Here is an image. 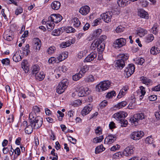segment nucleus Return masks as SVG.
Instances as JSON below:
<instances>
[{
  "label": "nucleus",
  "instance_id": "nucleus-37",
  "mask_svg": "<svg viewBox=\"0 0 160 160\" xmlns=\"http://www.w3.org/2000/svg\"><path fill=\"white\" fill-rule=\"evenodd\" d=\"M32 74L36 75L38 72L39 70V67L37 65H34L32 66Z\"/></svg>",
  "mask_w": 160,
  "mask_h": 160
},
{
  "label": "nucleus",
  "instance_id": "nucleus-18",
  "mask_svg": "<svg viewBox=\"0 0 160 160\" xmlns=\"http://www.w3.org/2000/svg\"><path fill=\"white\" fill-rule=\"evenodd\" d=\"M92 109V106L90 104H89L85 106L82 111L81 113L82 116L86 115L89 113Z\"/></svg>",
  "mask_w": 160,
  "mask_h": 160
},
{
  "label": "nucleus",
  "instance_id": "nucleus-28",
  "mask_svg": "<svg viewBox=\"0 0 160 160\" xmlns=\"http://www.w3.org/2000/svg\"><path fill=\"white\" fill-rule=\"evenodd\" d=\"M72 24L75 27H78L80 26L81 23L77 18H74L72 19Z\"/></svg>",
  "mask_w": 160,
  "mask_h": 160
},
{
  "label": "nucleus",
  "instance_id": "nucleus-46",
  "mask_svg": "<svg viewBox=\"0 0 160 160\" xmlns=\"http://www.w3.org/2000/svg\"><path fill=\"white\" fill-rule=\"evenodd\" d=\"M102 30L101 29H98L95 31L93 33V36L95 37H98L101 34Z\"/></svg>",
  "mask_w": 160,
  "mask_h": 160
},
{
  "label": "nucleus",
  "instance_id": "nucleus-33",
  "mask_svg": "<svg viewBox=\"0 0 160 160\" xmlns=\"http://www.w3.org/2000/svg\"><path fill=\"white\" fill-rule=\"evenodd\" d=\"M99 43H101V41H98V40H94L91 45V48L92 49L95 50L97 48L98 45L99 44Z\"/></svg>",
  "mask_w": 160,
  "mask_h": 160
},
{
  "label": "nucleus",
  "instance_id": "nucleus-64",
  "mask_svg": "<svg viewBox=\"0 0 160 160\" xmlns=\"http://www.w3.org/2000/svg\"><path fill=\"white\" fill-rule=\"evenodd\" d=\"M152 90L155 91H160V84H159L152 88Z\"/></svg>",
  "mask_w": 160,
  "mask_h": 160
},
{
  "label": "nucleus",
  "instance_id": "nucleus-13",
  "mask_svg": "<svg viewBox=\"0 0 160 160\" xmlns=\"http://www.w3.org/2000/svg\"><path fill=\"white\" fill-rule=\"evenodd\" d=\"M138 15L142 18L146 19H148L149 18L148 12L143 9H139L138 12Z\"/></svg>",
  "mask_w": 160,
  "mask_h": 160
},
{
  "label": "nucleus",
  "instance_id": "nucleus-60",
  "mask_svg": "<svg viewBox=\"0 0 160 160\" xmlns=\"http://www.w3.org/2000/svg\"><path fill=\"white\" fill-rule=\"evenodd\" d=\"M124 28L122 27V26H119L118 27L115 31L116 32L118 33H119L123 32L124 31Z\"/></svg>",
  "mask_w": 160,
  "mask_h": 160
},
{
  "label": "nucleus",
  "instance_id": "nucleus-17",
  "mask_svg": "<svg viewBox=\"0 0 160 160\" xmlns=\"http://www.w3.org/2000/svg\"><path fill=\"white\" fill-rule=\"evenodd\" d=\"M90 12V8L87 5L82 7L79 9V12L82 15H85Z\"/></svg>",
  "mask_w": 160,
  "mask_h": 160
},
{
  "label": "nucleus",
  "instance_id": "nucleus-61",
  "mask_svg": "<svg viewBox=\"0 0 160 160\" xmlns=\"http://www.w3.org/2000/svg\"><path fill=\"white\" fill-rule=\"evenodd\" d=\"M144 60L143 58H138L137 61L136 63L138 64L142 65L144 62Z\"/></svg>",
  "mask_w": 160,
  "mask_h": 160
},
{
  "label": "nucleus",
  "instance_id": "nucleus-53",
  "mask_svg": "<svg viewBox=\"0 0 160 160\" xmlns=\"http://www.w3.org/2000/svg\"><path fill=\"white\" fill-rule=\"evenodd\" d=\"M153 139L152 136H150L147 138L145 139V142L146 143L151 144L153 143Z\"/></svg>",
  "mask_w": 160,
  "mask_h": 160
},
{
  "label": "nucleus",
  "instance_id": "nucleus-19",
  "mask_svg": "<svg viewBox=\"0 0 160 160\" xmlns=\"http://www.w3.org/2000/svg\"><path fill=\"white\" fill-rule=\"evenodd\" d=\"M129 56L127 53H122L120 54L117 55L116 57L117 58L119 59L121 61H124V62H125L128 59Z\"/></svg>",
  "mask_w": 160,
  "mask_h": 160
},
{
  "label": "nucleus",
  "instance_id": "nucleus-40",
  "mask_svg": "<svg viewBox=\"0 0 160 160\" xmlns=\"http://www.w3.org/2000/svg\"><path fill=\"white\" fill-rule=\"evenodd\" d=\"M154 39L153 35L152 34H150L148 35L146 37L145 41L147 43H149L152 41Z\"/></svg>",
  "mask_w": 160,
  "mask_h": 160
},
{
  "label": "nucleus",
  "instance_id": "nucleus-47",
  "mask_svg": "<svg viewBox=\"0 0 160 160\" xmlns=\"http://www.w3.org/2000/svg\"><path fill=\"white\" fill-rule=\"evenodd\" d=\"M63 55H64L63 53H62V54H60L57 57V58L59 62L62 61L68 57L67 55H66V56L64 57H63Z\"/></svg>",
  "mask_w": 160,
  "mask_h": 160
},
{
  "label": "nucleus",
  "instance_id": "nucleus-20",
  "mask_svg": "<svg viewBox=\"0 0 160 160\" xmlns=\"http://www.w3.org/2000/svg\"><path fill=\"white\" fill-rule=\"evenodd\" d=\"M34 47L37 50H39L41 47V42L38 38H34L33 40Z\"/></svg>",
  "mask_w": 160,
  "mask_h": 160
},
{
  "label": "nucleus",
  "instance_id": "nucleus-25",
  "mask_svg": "<svg viewBox=\"0 0 160 160\" xmlns=\"http://www.w3.org/2000/svg\"><path fill=\"white\" fill-rule=\"evenodd\" d=\"M105 47V44L104 43H102L101 41V43H99L97 48V51L99 54L101 53L103 51Z\"/></svg>",
  "mask_w": 160,
  "mask_h": 160
},
{
  "label": "nucleus",
  "instance_id": "nucleus-36",
  "mask_svg": "<svg viewBox=\"0 0 160 160\" xmlns=\"http://www.w3.org/2000/svg\"><path fill=\"white\" fill-rule=\"evenodd\" d=\"M14 154L12 160H15L21 154L20 149L19 148H17L14 149Z\"/></svg>",
  "mask_w": 160,
  "mask_h": 160
},
{
  "label": "nucleus",
  "instance_id": "nucleus-27",
  "mask_svg": "<svg viewBox=\"0 0 160 160\" xmlns=\"http://www.w3.org/2000/svg\"><path fill=\"white\" fill-rule=\"evenodd\" d=\"M128 0H118L117 3L120 7H124L128 4Z\"/></svg>",
  "mask_w": 160,
  "mask_h": 160
},
{
  "label": "nucleus",
  "instance_id": "nucleus-42",
  "mask_svg": "<svg viewBox=\"0 0 160 160\" xmlns=\"http://www.w3.org/2000/svg\"><path fill=\"white\" fill-rule=\"evenodd\" d=\"M22 67L23 70L24 71L25 73H27L28 72L29 68L27 64L25 62H22L21 63Z\"/></svg>",
  "mask_w": 160,
  "mask_h": 160
},
{
  "label": "nucleus",
  "instance_id": "nucleus-44",
  "mask_svg": "<svg viewBox=\"0 0 160 160\" xmlns=\"http://www.w3.org/2000/svg\"><path fill=\"white\" fill-rule=\"evenodd\" d=\"M119 122L121 124V126L122 127H126L128 124V122L126 119H121Z\"/></svg>",
  "mask_w": 160,
  "mask_h": 160
},
{
  "label": "nucleus",
  "instance_id": "nucleus-24",
  "mask_svg": "<svg viewBox=\"0 0 160 160\" xmlns=\"http://www.w3.org/2000/svg\"><path fill=\"white\" fill-rule=\"evenodd\" d=\"M141 81L142 83L148 85L152 83V81L151 80L147 78L146 77L143 76L141 77L140 78Z\"/></svg>",
  "mask_w": 160,
  "mask_h": 160
},
{
  "label": "nucleus",
  "instance_id": "nucleus-55",
  "mask_svg": "<svg viewBox=\"0 0 160 160\" xmlns=\"http://www.w3.org/2000/svg\"><path fill=\"white\" fill-rule=\"evenodd\" d=\"M59 71H62L63 72H65L68 69L65 66H60L58 68Z\"/></svg>",
  "mask_w": 160,
  "mask_h": 160
},
{
  "label": "nucleus",
  "instance_id": "nucleus-45",
  "mask_svg": "<svg viewBox=\"0 0 160 160\" xmlns=\"http://www.w3.org/2000/svg\"><path fill=\"white\" fill-rule=\"evenodd\" d=\"M116 95L115 92L114 91H112L110 92H109L106 95V97L108 98H111L113 96Z\"/></svg>",
  "mask_w": 160,
  "mask_h": 160
},
{
  "label": "nucleus",
  "instance_id": "nucleus-39",
  "mask_svg": "<svg viewBox=\"0 0 160 160\" xmlns=\"http://www.w3.org/2000/svg\"><path fill=\"white\" fill-rule=\"evenodd\" d=\"M89 69V66L87 65H85L82 67L81 68L79 72L82 74L83 75L85 74V73L88 71Z\"/></svg>",
  "mask_w": 160,
  "mask_h": 160
},
{
  "label": "nucleus",
  "instance_id": "nucleus-38",
  "mask_svg": "<svg viewBox=\"0 0 160 160\" xmlns=\"http://www.w3.org/2000/svg\"><path fill=\"white\" fill-rule=\"evenodd\" d=\"M159 49L157 47H152L150 49L151 53L152 55H155L159 53Z\"/></svg>",
  "mask_w": 160,
  "mask_h": 160
},
{
  "label": "nucleus",
  "instance_id": "nucleus-23",
  "mask_svg": "<svg viewBox=\"0 0 160 160\" xmlns=\"http://www.w3.org/2000/svg\"><path fill=\"white\" fill-rule=\"evenodd\" d=\"M147 31L146 30L142 28H139L137 31L136 33L137 35L142 37L144 36L147 33Z\"/></svg>",
  "mask_w": 160,
  "mask_h": 160
},
{
  "label": "nucleus",
  "instance_id": "nucleus-22",
  "mask_svg": "<svg viewBox=\"0 0 160 160\" xmlns=\"http://www.w3.org/2000/svg\"><path fill=\"white\" fill-rule=\"evenodd\" d=\"M51 6L52 9L58 10L60 7L61 3L58 1H54L51 3Z\"/></svg>",
  "mask_w": 160,
  "mask_h": 160
},
{
  "label": "nucleus",
  "instance_id": "nucleus-21",
  "mask_svg": "<svg viewBox=\"0 0 160 160\" xmlns=\"http://www.w3.org/2000/svg\"><path fill=\"white\" fill-rule=\"evenodd\" d=\"M12 58L13 61L15 62H18L22 60V57L20 55L19 51H17L15 52Z\"/></svg>",
  "mask_w": 160,
  "mask_h": 160
},
{
  "label": "nucleus",
  "instance_id": "nucleus-29",
  "mask_svg": "<svg viewBox=\"0 0 160 160\" xmlns=\"http://www.w3.org/2000/svg\"><path fill=\"white\" fill-rule=\"evenodd\" d=\"M34 129L32 125L30 123L25 128V132L28 134H30L32 133L33 131V129Z\"/></svg>",
  "mask_w": 160,
  "mask_h": 160
},
{
  "label": "nucleus",
  "instance_id": "nucleus-48",
  "mask_svg": "<svg viewBox=\"0 0 160 160\" xmlns=\"http://www.w3.org/2000/svg\"><path fill=\"white\" fill-rule=\"evenodd\" d=\"M1 62L3 65L8 66L10 64V60L8 58H5L2 59Z\"/></svg>",
  "mask_w": 160,
  "mask_h": 160
},
{
  "label": "nucleus",
  "instance_id": "nucleus-56",
  "mask_svg": "<svg viewBox=\"0 0 160 160\" xmlns=\"http://www.w3.org/2000/svg\"><path fill=\"white\" fill-rule=\"evenodd\" d=\"M22 12V8L21 7H19L16 9L15 11V14L16 15H18L21 13Z\"/></svg>",
  "mask_w": 160,
  "mask_h": 160
},
{
  "label": "nucleus",
  "instance_id": "nucleus-4",
  "mask_svg": "<svg viewBox=\"0 0 160 160\" xmlns=\"http://www.w3.org/2000/svg\"><path fill=\"white\" fill-rule=\"evenodd\" d=\"M68 80L66 79H63L58 84L57 87V92L61 94L64 92L68 85Z\"/></svg>",
  "mask_w": 160,
  "mask_h": 160
},
{
  "label": "nucleus",
  "instance_id": "nucleus-58",
  "mask_svg": "<svg viewBox=\"0 0 160 160\" xmlns=\"http://www.w3.org/2000/svg\"><path fill=\"white\" fill-rule=\"evenodd\" d=\"M81 100L78 99L75 100L73 102V105L74 107H77L81 105Z\"/></svg>",
  "mask_w": 160,
  "mask_h": 160
},
{
  "label": "nucleus",
  "instance_id": "nucleus-10",
  "mask_svg": "<svg viewBox=\"0 0 160 160\" xmlns=\"http://www.w3.org/2000/svg\"><path fill=\"white\" fill-rule=\"evenodd\" d=\"M116 137L115 135L110 134L107 136L104 140V143L109 144L113 143L116 140Z\"/></svg>",
  "mask_w": 160,
  "mask_h": 160
},
{
  "label": "nucleus",
  "instance_id": "nucleus-14",
  "mask_svg": "<svg viewBox=\"0 0 160 160\" xmlns=\"http://www.w3.org/2000/svg\"><path fill=\"white\" fill-rule=\"evenodd\" d=\"M78 95L79 97H84L87 96L89 93L87 88L81 89L78 92H77Z\"/></svg>",
  "mask_w": 160,
  "mask_h": 160
},
{
  "label": "nucleus",
  "instance_id": "nucleus-34",
  "mask_svg": "<svg viewBox=\"0 0 160 160\" xmlns=\"http://www.w3.org/2000/svg\"><path fill=\"white\" fill-rule=\"evenodd\" d=\"M105 148L102 145H101L97 147L95 149V152L96 154H98L104 151Z\"/></svg>",
  "mask_w": 160,
  "mask_h": 160
},
{
  "label": "nucleus",
  "instance_id": "nucleus-12",
  "mask_svg": "<svg viewBox=\"0 0 160 160\" xmlns=\"http://www.w3.org/2000/svg\"><path fill=\"white\" fill-rule=\"evenodd\" d=\"M127 115L128 114L126 112L120 111L115 113L113 116L115 118L119 119L121 118H125Z\"/></svg>",
  "mask_w": 160,
  "mask_h": 160
},
{
  "label": "nucleus",
  "instance_id": "nucleus-3",
  "mask_svg": "<svg viewBox=\"0 0 160 160\" xmlns=\"http://www.w3.org/2000/svg\"><path fill=\"white\" fill-rule=\"evenodd\" d=\"M110 82L108 81H104L101 82L96 86V90L101 92L107 90L110 87Z\"/></svg>",
  "mask_w": 160,
  "mask_h": 160
},
{
  "label": "nucleus",
  "instance_id": "nucleus-52",
  "mask_svg": "<svg viewBox=\"0 0 160 160\" xmlns=\"http://www.w3.org/2000/svg\"><path fill=\"white\" fill-rule=\"evenodd\" d=\"M65 30L67 33L74 32H75V29L72 27H68L66 28Z\"/></svg>",
  "mask_w": 160,
  "mask_h": 160
},
{
  "label": "nucleus",
  "instance_id": "nucleus-54",
  "mask_svg": "<svg viewBox=\"0 0 160 160\" xmlns=\"http://www.w3.org/2000/svg\"><path fill=\"white\" fill-rule=\"evenodd\" d=\"M40 112V108L37 106H35L33 107L32 108V112H31L35 113L36 114V113H38Z\"/></svg>",
  "mask_w": 160,
  "mask_h": 160
},
{
  "label": "nucleus",
  "instance_id": "nucleus-16",
  "mask_svg": "<svg viewBox=\"0 0 160 160\" xmlns=\"http://www.w3.org/2000/svg\"><path fill=\"white\" fill-rule=\"evenodd\" d=\"M125 62H124L123 61H121L118 59L114 62V65L115 67L120 69H122L125 66Z\"/></svg>",
  "mask_w": 160,
  "mask_h": 160
},
{
  "label": "nucleus",
  "instance_id": "nucleus-57",
  "mask_svg": "<svg viewBox=\"0 0 160 160\" xmlns=\"http://www.w3.org/2000/svg\"><path fill=\"white\" fill-rule=\"evenodd\" d=\"M29 44H27L25 47V48L23 49V51L25 52L24 53L26 55L28 54V53L30 52V51L29 49Z\"/></svg>",
  "mask_w": 160,
  "mask_h": 160
},
{
  "label": "nucleus",
  "instance_id": "nucleus-31",
  "mask_svg": "<svg viewBox=\"0 0 160 160\" xmlns=\"http://www.w3.org/2000/svg\"><path fill=\"white\" fill-rule=\"evenodd\" d=\"M128 104L126 101H123L118 103L115 105V107L119 109L121 108L126 106Z\"/></svg>",
  "mask_w": 160,
  "mask_h": 160
},
{
  "label": "nucleus",
  "instance_id": "nucleus-2",
  "mask_svg": "<svg viewBox=\"0 0 160 160\" xmlns=\"http://www.w3.org/2000/svg\"><path fill=\"white\" fill-rule=\"evenodd\" d=\"M145 118V116L143 113H138L134 114L133 116L130 118V120L132 124L137 126L138 124L141 123V121L144 119Z\"/></svg>",
  "mask_w": 160,
  "mask_h": 160
},
{
  "label": "nucleus",
  "instance_id": "nucleus-9",
  "mask_svg": "<svg viewBox=\"0 0 160 160\" xmlns=\"http://www.w3.org/2000/svg\"><path fill=\"white\" fill-rule=\"evenodd\" d=\"M144 135V133L142 131L135 132L132 133L130 137L133 140H136L140 139Z\"/></svg>",
  "mask_w": 160,
  "mask_h": 160
},
{
  "label": "nucleus",
  "instance_id": "nucleus-15",
  "mask_svg": "<svg viewBox=\"0 0 160 160\" xmlns=\"http://www.w3.org/2000/svg\"><path fill=\"white\" fill-rule=\"evenodd\" d=\"M97 54L95 52L91 53L88 55L84 59V62H90L93 60L94 59L96 58Z\"/></svg>",
  "mask_w": 160,
  "mask_h": 160
},
{
  "label": "nucleus",
  "instance_id": "nucleus-41",
  "mask_svg": "<svg viewBox=\"0 0 160 160\" xmlns=\"http://www.w3.org/2000/svg\"><path fill=\"white\" fill-rule=\"evenodd\" d=\"M103 139V136L102 135L99 137H96L94 138L93 139V142L97 143L101 142L102 140Z\"/></svg>",
  "mask_w": 160,
  "mask_h": 160
},
{
  "label": "nucleus",
  "instance_id": "nucleus-59",
  "mask_svg": "<svg viewBox=\"0 0 160 160\" xmlns=\"http://www.w3.org/2000/svg\"><path fill=\"white\" fill-rule=\"evenodd\" d=\"M126 94V92L124 91V90L121 89L119 93V94L117 96V98H120L122 97V96L125 95Z\"/></svg>",
  "mask_w": 160,
  "mask_h": 160
},
{
  "label": "nucleus",
  "instance_id": "nucleus-63",
  "mask_svg": "<svg viewBox=\"0 0 160 160\" xmlns=\"http://www.w3.org/2000/svg\"><path fill=\"white\" fill-rule=\"evenodd\" d=\"M120 148V146L119 145L117 144L115 146H113L111 148V150L113 151H115L116 150L119 149Z\"/></svg>",
  "mask_w": 160,
  "mask_h": 160
},
{
  "label": "nucleus",
  "instance_id": "nucleus-50",
  "mask_svg": "<svg viewBox=\"0 0 160 160\" xmlns=\"http://www.w3.org/2000/svg\"><path fill=\"white\" fill-rule=\"evenodd\" d=\"M56 49V48L54 46H51L48 49V52L49 54H52L54 53Z\"/></svg>",
  "mask_w": 160,
  "mask_h": 160
},
{
  "label": "nucleus",
  "instance_id": "nucleus-30",
  "mask_svg": "<svg viewBox=\"0 0 160 160\" xmlns=\"http://www.w3.org/2000/svg\"><path fill=\"white\" fill-rule=\"evenodd\" d=\"M36 78L39 81L42 80L45 77V75L43 72L38 73L35 75Z\"/></svg>",
  "mask_w": 160,
  "mask_h": 160
},
{
  "label": "nucleus",
  "instance_id": "nucleus-7",
  "mask_svg": "<svg viewBox=\"0 0 160 160\" xmlns=\"http://www.w3.org/2000/svg\"><path fill=\"white\" fill-rule=\"evenodd\" d=\"M134 150L135 148L133 146H129L126 148L123 151V155L127 157L130 156L133 153Z\"/></svg>",
  "mask_w": 160,
  "mask_h": 160
},
{
  "label": "nucleus",
  "instance_id": "nucleus-49",
  "mask_svg": "<svg viewBox=\"0 0 160 160\" xmlns=\"http://www.w3.org/2000/svg\"><path fill=\"white\" fill-rule=\"evenodd\" d=\"M70 45L69 42L67 41L65 42H63L60 44V47L62 48H66L69 47Z\"/></svg>",
  "mask_w": 160,
  "mask_h": 160
},
{
  "label": "nucleus",
  "instance_id": "nucleus-43",
  "mask_svg": "<svg viewBox=\"0 0 160 160\" xmlns=\"http://www.w3.org/2000/svg\"><path fill=\"white\" fill-rule=\"evenodd\" d=\"M94 77L92 75H89L85 79V81L88 82H92L94 81Z\"/></svg>",
  "mask_w": 160,
  "mask_h": 160
},
{
  "label": "nucleus",
  "instance_id": "nucleus-35",
  "mask_svg": "<svg viewBox=\"0 0 160 160\" xmlns=\"http://www.w3.org/2000/svg\"><path fill=\"white\" fill-rule=\"evenodd\" d=\"M83 76L82 74L80 72L73 75L72 77V79L75 81H77L82 78Z\"/></svg>",
  "mask_w": 160,
  "mask_h": 160
},
{
  "label": "nucleus",
  "instance_id": "nucleus-1",
  "mask_svg": "<svg viewBox=\"0 0 160 160\" xmlns=\"http://www.w3.org/2000/svg\"><path fill=\"white\" fill-rule=\"evenodd\" d=\"M36 116V115L35 113L31 112L29 118L30 123L32 125L34 129H37L42 126L43 119L40 116Z\"/></svg>",
  "mask_w": 160,
  "mask_h": 160
},
{
  "label": "nucleus",
  "instance_id": "nucleus-62",
  "mask_svg": "<svg viewBox=\"0 0 160 160\" xmlns=\"http://www.w3.org/2000/svg\"><path fill=\"white\" fill-rule=\"evenodd\" d=\"M149 100L151 101H154L157 99V96L155 95H152L149 96L148 97Z\"/></svg>",
  "mask_w": 160,
  "mask_h": 160
},
{
  "label": "nucleus",
  "instance_id": "nucleus-32",
  "mask_svg": "<svg viewBox=\"0 0 160 160\" xmlns=\"http://www.w3.org/2000/svg\"><path fill=\"white\" fill-rule=\"evenodd\" d=\"M62 32V28L54 30L52 31V34L53 36H58Z\"/></svg>",
  "mask_w": 160,
  "mask_h": 160
},
{
  "label": "nucleus",
  "instance_id": "nucleus-6",
  "mask_svg": "<svg viewBox=\"0 0 160 160\" xmlns=\"http://www.w3.org/2000/svg\"><path fill=\"white\" fill-rule=\"evenodd\" d=\"M62 19V17L59 14H52L48 18L49 20L56 23L60 22Z\"/></svg>",
  "mask_w": 160,
  "mask_h": 160
},
{
  "label": "nucleus",
  "instance_id": "nucleus-26",
  "mask_svg": "<svg viewBox=\"0 0 160 160\" xmlns=\"http://www.w3.org/2000/svg\"><path fill=\"white\" fill-rule=\"evenodd\" d=\"M45 23L47 24V28L50 30H52L54 28L55 24L53 22L48 20V21L45 22Z\"/></svg>",
  "mask_w": 160,
  "mask_h": 160
},
{
  "label": "nucleus",
  "instance_id": "nucleus-8",
  "mask_svg": "<svg viewBox=\"0 0 160 160\" xmlns=\"http://www.w3.org/2000/svg\"><path fill=\"white\" fill-rule=\"evenodd\" d=\"M126 39L121 38L116 40L114 43V46L116 48H119L124 46L126 44Z\"/></svg>",
  "mask_w": 160,
  "mask_h": 160
},
{
  "label": "nucleus",
  "instance_id": "nucleus-51",
  "mask_svg": "<svg viewBox=\"0 0 160 160\" xmlns=\"http://www.w3.org/2000/svg\"><path fill=\"white\" fill-rule=\"evenodd\" d=\"M158 32V29L157 25L154 24L153 27L152 28V32L154 34H157Z\"/></svg>",
  "mask_w": 160,
  "mask_h": 160
},
{
  "label": "nucleus",
  "instance_id": "nucleus-5",
  "mask_svg": "<svg viewBox=\"0 0 160 160\" xmlns=\"http://www.w3.org/2000/svg\"><path fill=\"white\" fill-rule=\"evenodd\" d=\"M135 69V67L133 64H129L124 70L125 76L127 78L129 77L134 73Z\"/></svg>",
  "mask_w": 160,
  "mask_h": 160
},
{
  "label": "nucleus",
  "instance_id": "nucleus-11",
  "mask_svg": "<svg viewBox=\"0 0 160 160\" xmlns=\"http://www.w3.org/2000/svg\"><path fill=\"white\" fill-rule=\"evenodd\" d=\"M101 17L105 22L108 23L111 21L112 15L109 12H106L102 14Z\"/></svg>",
  "mask_w": 160,
  "mask_h": 160
}]
</instances>
